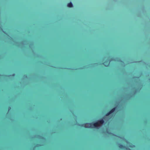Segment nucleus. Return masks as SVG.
Listing matches in <instances>:
<instances>
[{"instance_id":"f257e3e1","label":"nucleus","mask_w":150,"mask_h":150,"mask_svg":"<svg viewBox=\"0 0 150 150\" xmlns=\"http://www.w3.org/2000/svg\"><path fill=\"white\" fill-rule=\"evenodd\" d=\"M104 117H103L102 118L98 120L97 122L94 123H86L82 124L81 126L83 127L86 128H91L92 125H93L94 127H97L99 126L100 124H103L104 121Z\"/></svg>"},{"instance_id":"20e7f679","label":"nucleus","mask_w":150,"mask_h":150,"mask_svg":"<svg viewBox=\"0 0 150 150\" xmlns=\"http://www.w3.org/2000/svg\"><path fill=\"white\" fill-rule=\"evenodd\" d=\"M119 147L120 149H122V143H120V144H119Z\"/></svg>"},{"instance_id":"39448f33","label":"nucleus","mask_w":150,"mask_h":150,"mask_svg":"<svg viewBox=\"0 0 150 150\" xmlns=\"http://www.w3.org/2000/svg\"><path fill=\"white\" fill-rule=\"evenodd\" d=\"M111 114L109 112H107L105 116H108L110 114Z\"/></svg>"},{"instance_id":"7ed1b4c3","label":"nucleus","mask_w":150,"mask_h":150,"mask_svg":"<svg viewBox=\"0 0 150 150\" xmlns=\"http://www.w3.org/2000/svg\"><path fill=\"white\" fill-rule=\"evenodd\" d=\"M67 6L69 7H72L73 6V4L71 2H70L68 4Z\"/></svg>"},{"instance_id":"6e6552de","label":"nucleus","mask_w":150,"mask_h":150,"mask_svg":"<svg viewBox=\"0 0 150 150\" xmlns=\"http://www.w3.org/2000/svg\"><path fill=\"white\" fill-rule=\"evenodd\" d=\"M122 148H123V146L122 145Z\"/></svg>"},{"instance_id":"f03ea898","label":"nucleus","mask_w":150,"mask_h":150,"mask_svg":"<svg viewBox=\"0 0 150 150\" xmlns=\"http://www.w3.org/2000/svg\"><path fill=\"white\" fill-rule=\"evenodd\" d=\"M116 109V108L115 107L113 108H112L110 110L109 112L110 113V114H111Z\"/></svg>"},{"instance_id":"0eeeda50","label":"nucleus","mask_w":150,"mask_h":150,"mask_svg":"<svg viewBox=\"0 0 150 150\" xmlns=\"http://www.w3.org/2000/svg\"><path fill=\"white\" fill-rule=\"evenodd\" d=\"M11 107H8V109H9V110H10V109H11Z\"/></svg>"},{"instance_id":"423d86ee","label":"nucleus","mask_w":150,"mask_h":150,"mask_svg":"<svg viewBox=\"0 0 150 150\" xmlns=\"http://www.w3.org/2000/svg\"><path fill=\"white\" fill-rule=\"evenodd\" d=\"M108 65H105V64H104L105 63V62H104L103 63V64H104V65H105V66H106V67H108V65H109V63H110V62H108Z\"/></svg>"}]
</instances>
